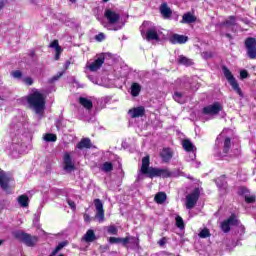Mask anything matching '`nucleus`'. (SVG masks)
Instances as JSON below:
<instances>
[{
  "instance_id": "nucleus-1",
  "label": "nucleus",
  "mask_w": 256,
  "mask_h": 256,
  "mask_svg": "<svg viewBox=\"0 0 256 256\" xmlns=\"http://www.w3.org/2000/svg\"><path fill=\"white\" fill-rule=\"evenodd\" d=\"M149 165V156H145L142 159V166L140 171L143 175L150 177V179H153V177H163L164 179H167L173 176V173L169 171V168H153L149 167Z\"/></svg>"
},
{
  "instance_id": "nucleus-2",
  "label": "nucleus",
  "mask_w": 256,
  "mask_h": 256,
  "mask_svg": "<svg viewBox=\"0 0 256 256\" xmlns=\"http://www.w3.org/2000/svg\"><path fill=\"white\" fill-rule=\"evenodd\" d=\"M9 133L12 139V147H10V149L17 151V147H19V144L23 141L21 137H23L25 133V124L17 119L13 120L9 127Z\"/></svg>"
},
{
  "instance_id": "nucleus-3",
  "label": "nucleus",
  "mask_w": 256,
  "mask_h": 256,
  "mask_svg": "<svg viewBox=\"0 0 256 256\" xmlns=\"http://www.w3.org/2000/svg\"><path fill=\"white\" fill-rule=\"evenodd\" d=\"M28 104L36 115L43 117V112L45 111V95L37 90L34 91L28 97Z\"/></svg>"
},
{
  "instance_id": "nucleus-4",
  "label": "nucleus",
  "mask_w": 256,
  "mask_h": 256,
  "mask_svg": "<svg viewBox=\"0 0 256 256\" xmlns=\"http://www.w3.org/2000/svg\"><path fill=\"white\" fill-rule=\"evenodd\" d=\"M104 17L107 19L109 25H116L110 28L111 31H119V29H122L125 25L124 23L119 22L121 21V14L111 8L105 10Z\"/></svg>"
},
{
  "instance_id": "nucleus-5",
  "label": "nucleus",
  "mask_w": 256,
  "mask_h": 256,
  "mask_svg": "<svg viewBox=\"0 0 256 256\" xmlns=\"http://www.w3.org/2000/svg\"><path fill=\"white\" fill-rule=\"evenodd\" d=\"M222 71L228 83L231 85L232 89H234V91H236V93L240 97H243V92L241 91V88L239 87V83H237L235 76H233V73H231V70H229L227 66H223Z\"/></svg>"
},
{
  "instance_id": "nucleus-6",
  "label": "nucleus",
  "mask_w": 256,
  "mask_h": 256,
  "mask_svg": "<svg viewBox=\"0 0 256 256\" xmlns=\"http://www.w3.org/2000/svg\"><path fill=\"white\" fill-rule=\"evenodd\" d=\"M14 237L19 241H22V243H25L27 247H35L37 241H39L37 236H31V234L24 233L21 231L14 232Z\"/></svg>"
},
{
  "instance_id": "nucleus-7",
  "label": "nucleus",
  "mask_w": 256,
  "mask_h": 256,
  "mask_svg": "<svg viewBox=\"0 0 256 256\" xmlns=\"http://www.w3.org/2000/svg\"><path fill=\"white\" fill-rule=\"evenodd\" d=\"M182 147L184 150L187 151L188 156L186 157V161H195V158L197 157L195 152L197 151V148L195 145H193V142L189 139H184L182 141Z\"/></svg>"
},
{
  "instance_id": "nucleus-8",
  "label": "nucleus",
  "mask_w": 256,
  "mask_h": 256,
  "mask_svg": "<svg viewBox=\"0 0 256 256\" xmlns=\"http://www.w3.org/2000/svg\"><path fill=\"white\" fill-rule=\"evenodd\" d=\"M223 111V105L219 102H215L214 104L208 105L203 108V115H208L209 117H215V115H219V112Z\"/></svg>"
},
{
  "instance_id": "nucleus-9",
  "label": "nucleus",
  "mask_w": 256,
  "mask_h": 256,
  "mask_svg": "<svg viewBox=\"0 0 256 256\" xmlns=\"http://www.w3.org/2000/svg\"><path fill=\"white\" fill-rule=\"evenodd\" d=\"M199 188H195L194 191L186 196V209H193L199 201Z\"/></svg>"
},
{
  "instance_id": "nucleus-10",
  "label": "nucleus",
  "mask_w": 256,
  "mask_h": 256,
  "mask_svg": "<svg viewBox=\"0 0 256 256\" xmlns=\"http://www.w3.org/2000/svg\"><path fill=\"white\" fill-rule=\"evenodd\" d=\"M11 181V176L7 174L5 171L0 170V187L2 191L5 193H11V186H9V182Z\"/></svg>"
},
{
  "instance_id": "nucleus-11",
  "label": "nucleus",
  "mask_w": 256,
  "mask_h": 256,
  "mask_svg": "<svg viewBox=\"0 0 256 256\" xmlns=\"http://www.w3.org/2000/svg\"><path fill=\"white\" fill-rule=\"evenodd\" d=\"M245 47L249 59H256V39L251 37L247 38L245 41Z\"/></svg>"
},
{
  "instance_id": "nucleus-12",
  "label": "nucleus",
  "mask_w": 256,
  "mask_h": 256,
  "mask_svg": "<svg viewBox=\"0 0 256 256\" xmlns=\"http://www.w3.org/2000/svg\"><path fill=\"white\" fill-rule=\"evenodd\" d=\"M238 224L239 220H237V217L235 215H231L227 220L221 222L220 227L223 233H229L231 231V227Z\"/></svg>"
},
{
  "instance_id": "nucleus-13",
  "label": "nucleus",
  "mask_w": 256,
  "mask_h": 256,
  "mask_svg": "<svg viewBox=\"0 0 256 256\" xmlns=\"http://www.w3.org/2000/svg\"><path fill=\"white\" fill-rule=\"evenodd\" d=\"M94 207L96 209V219H98L99 223H103V221H105V210L103 209V202L101 199H94Z\"/></svg>"
},
{
  "instance_id": "nucleus-14",
  "label": "nucleus",
  "mask_w": 256,
  "mask_h": 256,
  "mask_svg": "<svg viewBox=\"0 0 256 256\" xmlns=\"http://www.w3.org/2000/svg\"><path fill=\"white\" fill-rule=\"evenodd\" d=\"M63 163L64 171H66V173H72V171H75V162H73V158H71V154L69 152L64 153Z\"/></svg>"
},
{
  "instance_id": "nucleus-15",
  "label": "nucleus",
  "mask_w": 256,
  "mask_h": 256,
  "mask_svg": "<svg viewBox=\"0 0 256 256\" xmlns=\"http://www.w3.org/2000/svg\"><path fill=\"white\" fill-rule=\"evenodd\" d=\"M103 63H105V55L101 54L95 61L88 64L87 67L90 71L95 72L103 67Z\"/></svg>"
},
{
  "instance_id": "nucleus-16",
  "label": "nucleus",
  "mask_w": 256,
  "mask_h": 256,
  "mask_svg": "<svg viewBox=\"0 0 256 256\" xmlns=\"http://www.w3.org/2000/svg\"><path fill=\"white\" fill-rule=\"evenodd\" d=\"M128 114L132 119H137L139 117H143L145 115V107L139 106L136 108H132L128 111Z\"/></svg>"
},
{
  "instance_id": "nucleus-17",
  "label": "nucleus",
  "mask_w": 256,
  "mask_h": 256,
  "mask_svg": "<svg viewBox=\"0 0 256 256\" xmlns=\"http://www.w3.org/2000/svg\"><path fill=\"white\" fill-rule=\"evenodd\" d=\"M189 40V38L187 36L184 35H179V34H173L170 37V43H172V45H183V43H187V41Z\"/></svg>"
},
{
  "instance_id": "nucleus-18",
  "label": "nucleus",
  "mask_w": 256,
  "mask_h": 256,
  "mask_svg": "<svg viewBox=\"0 0 256 256\" xmlns=\"http://www.w3.org/2000/svg\"><path fill=\"white\" fill-rule=\"evenodd\" d=\"M240 195L244 196L246 203H255L256 197L255 195H250L249 190L245 187H241L239 190Z\"/></svg>"
},
{
  "instance_id": "nucleus-19",
  "label": "nucleus",
  "mask_w": 256,
  "mask_h": 256,
  "mask_svg": "<svg viewBox=\"0 0 256 256\" xmlns=\"http://www.w3.org/2000/svg\"><path fill=\"white\" fill-rule=\"evenodd\" d=\"M146 41H158L159 34H157V28L152 27L146 32L145 36Z\"/></svg>"
},
{
  "instance_id": "nucleus-20",
  "label": "nucleus",
  "mask_w": 256,
  "mask_h": 256,
  "mask_svg": "<svg viewBox=\"0 0 256 256\" xmlns=\"http://www.w3.org/2000/svg\"><path fill=\"white\" fill-rule=\"evenodd\" d=\"M160 13L164 19H170L171 15H173V11H171V8H169L167 3L161 4Z\"/></svg>"
},
{
  "instance_id": "nucleus-21",
  "label": "nucleus",
  "mask_w": 256,
  "mask_h": 256,
  "mask_svg": "<svg viewBox=\"0 0 256 256\" xmlns=\"http://www.w3.org/2000/svg\"><path fill=\"white\" fill-rule=\"evenodd\" d=\"M160 157L164 163H169L173 159V151L169 148H164L160 153Z\"/></svg>"
},
{
  "instance_id": "nucleus-22",
  "label": "nucleus",
  "mask_w": 256,
  "mask_h": 256,
  "mask_svg": "<svg viewBox=\"0 0 256 256\" xmlns=\"http://www.w3.org/2000/svg\"><path fill=\"white\" fill-rule=\"evenodd\" d=\"M96 239L97 236H95V231H93V229H89L83 236L82 241H85L86 243H93Z\"/></svg>"
},
{
  "instance_id": "nucleus-23",
  "label": "nucleus",
  "mask_w": 256,
  "mask_h": 256,
  "mask_svg": "<svg viewBox=\"0 0 256 256\" xmlns=\"http://www.w3.org/2000/svg\"><path fill=\"white\" fill-rule=\"evenodd\" d=\"M195 21H197V17H195V15H193L191 12H188L182 16L181 23L190 24V23H195Z\"/></svg>"
},
{
  "instance_id": "nucleus-24",
  "label": "nucleus",
  "mask_w": 256,
  "mask_h": 256,
  "mask_svg": "<svg viewBox=\"0 0 256 256\" xmlns=\"http://www.w3.org/2000/svg\"><path fill=\"white\" fill-rule=\"evenodd\" d=\"M79 103H80V105H82V107H84V109H88V111L93 109V102L91 100H89L88 98L80 97Z\"/></svg>"
},
{
  "instance_id": "nucleus-25",
  "label": "nucleus",
  "mask_w": 256,
  "mask_h": 256,
  "mask_svg": "<svg viewBox=\"0 0 256 256\" xmlns=\"http://www.w3.org/2000/svg\"><path fill=\"white\" fill-rule=\"evenodd\" d=\"M77 149H91V139L84 138L77 145Z\"/></svg>"
},
{
  "instance_id": "nucleus-26",
  "label": "nucleus",
  "mask_w": 256,
  "mask_h": 256,
  "mask_svg": "<svg viewBox=\"0 0 256 256\" xmlns=\"http://www.w3.org/2000/svg\"><path fill=\"white\" fill-rule=\"evenodd\" d=\"M177 62L180 65H185V67H191V65H193V61L183 55H180L177 59Z\"/></svg>"
},
{
  "instance_id": "nucleus-27",
  "label": "nucleus",
  "mask_w": 256,
  "mask_h": 256,
  "mask_svg": "<svg viewBox=\"0 0 256 256\" xmlns=\"http://www.w3.org/2000/svg\"><path fill=\"white\" fill-rule=\"evenodd\" d=\"M154 201L159 205H163V202L167 201V194H165V192H158L154 197Z\"/></svg>"
},
{
  "instance_id": "nucleus-28",
  "label": "nucleus",
  "mask_w": 256,
  "mask_h": 256,
  "mask_svg": "<svg viewBox=\"0 0 256 256\" xmlns=\"http://www.w3.org/2000/svg\"><path fill=\"white\" fill-rule=\"evenodd\" d=\"M17 201L20 207H29V197L27 195H20Z\"/></svg>"
},
{
  "instance_id": "nucleus-29",
  "label": "nucleus",
  "mask_w": 256,
  "mask_h": 256,
  "mask_svg": "<svg viewBox=\"0 0 256 256\" xmlns=\"http://www.w3.org/2000/svg\"><path fill=\"white\" fill-rule=\"evenodd\" d=\"M139 93H141V85H139L138 83H133L131 86L132 97H138Z\"/></svg>"
},
{
  "instance_id": "nucleus-30",
  "label": "nucleus",
  "mask_w": 256,
  "mask_h": 256,
  "mask_svg": "<svg viewBox=\"0 0 256 256\" xmlns=\"http://www.w3.org/2000/svg\"><path fill=\"white\" fill-rule=\"evenodd\" d=\"M216 185L219 189H227V180H225V176H221L216 179Z\"/></svg>"
},
{
  "instance_id": "nucleus-31",
  "label": "nucleus",
  "mask_w": 256,
  "mask_h": 256,
  "mask_svg": "<svg viewBox=\"0 0 256 256\" xmlns=\"http://www.w3.org/2000/svg\"><path fill=\"white\" fill-rule=\"evenodd\" d=\"M231 149V138L227 137L224 139V144H223V153L227 155L229 153V150Z\"/></svg>"
},
{
  "instance_id": "nucleus-32",
  "label": "nucleus",
  "mask_w": 256,
  "mask_h": 256,
  "mask_svg": "<svg viewBox=\"0 0 256 256\" xmlns=\"http://www.w3.org/2000/svg\"><path fill=\"white\" fill-rule=\"evenodd\" d=\"M173 99L180 104L185 103V96L181 92H175L173 95Z\"/></svg>"
},
{
  "instance_id": "nucleus-33",
  "label": "nucleus",
  "mask_w": 256,
  "mask_h": 256,
  "mask_svg": "<svg viewBox=\"0 0 256 256\" xmlns=\"http://www.w3.org/2000/svg\"><path fill=\"white\" fill-rule=\"evenodd\" d=\"M68 243L67 241L64 242H60L56 248L53 250V252L50 254V256H55L57 255V253H59V251H61V249H63V247H67Z\"/></svg>"
},
{
  "instance_id": "nucleus-34",
  "label": "nucleus",
  "mask_w": 256,
  "mask_h": 256,
  "mask_svg": "<svg viewBox=\"0 0 256 256\" xmlns=\"http://www.w3.org/2000/svg\"><path fill=\"white\" fill-rule=\"evenodd\" d=\"M44 141H46L47 143H55V141H57V135L55 134H51V133H48V134H45L44 137H43Z\"/></svg>"
},
{
  "instance_id": "nucleus-35",
  "label": "nucleus",
  "mask_w": 256,
  "mask_h": 256,
  "mask_svg": "<svg viewBox=\"0 0 256 256\" xmlns=\"http://www.w3.org/2000/svg\"><path fill=\"white\" fill-rule=\"evenodd\" d=\"M49 47H51V49H55L56 53H62L63 49L61 48V46H59V40H54Z\"/></svg>"
},
{
  "instance_id": "nucleus-36",
  "label": "nucleus",
  "mask_w": 256,
  "mask_h": 256,
  "mask_svg": "<svg viewBox=\"0 0 256 256\" xmlns=\"http://www.w3.org/2000/svg\"><path fill=\"white\" fill-rule=\"evenodd\" d=\"M102 171L105 173L113 171V164L111 162H105L102 166Z\"/></svg>"
},
{
  "instance_id": "nucleus-37",
  "label": "nucleus",
  "mask_w": 256,
  "mask_h": 256,
  "mask_svg": "<svg viewBox=\"0 0 256 256\" xmlns=\"http://www.w3.org/2000/svg\"><path fill=\"white\" fill-rule=\"evenodd\" d=\"M128 245L129 247H138L139 240L133 236H129Z\"/></svg>"
},
{
  "instance_id": "nucleus-38",
  "label": "nucleus",
  "mask_w": 256,
  "mask_h": 256,
  "mask_svg": "<svg viewBox=\"0 0 256 256\" xmlns=\"http://www.w3.org/2000/svg\"><path fill=\"white\" fill-rule=\"evenodd\" d=\"M210 236H211V233L209 232V229H207V228H204L199 233V237H201V239H207V237H210Z\"/></svg>"
},
{
  "instance_id": "nucleus-39",
  "label": "nucleus",
  "mask_w": 256,
  "mask_h": 256,
  "mask_svg": "<svg viewBox=\"0 0 256 256\" xmlns=\"http://www.w3.org/2000/svg\"><path fill=\"white\" fill-rule=\"evenodd\" d=\"M235 16H230L228 17V19L224 22V25H228L230 27H232L233 25H235Z\"/></svg>"
},
{
  "instance_id": "nucleus-40",
  "label": "nucleus",
  "mask_w": 256,
  "mask_h": 256,
  "mask_svg": "<svg viewBox=\"0 0 256 256\" xmlns=\"http://www.w3.org/2000/svg\"><path fill=\"white\" fill-rule=\"evenodd\" d=\"M65 73V71L63 72H59L57 75L53 76L50 79V83H55V81H59V79H61V77H63V74Z\"/></svg>"
},
{
  "instance_id": "nucleus-41",
  "label": "nucleus",
  "mask_w": 256,
  "mask_h": 256,
  "mask_svg": "<svg viewBox=\"0 0 256 256\" xmlns=\"http://www.w3.org/2000/svg\"><path fill=\"white\" fill-rule=\"evenodd\" d=\"M176 225L179 227V229H183L185 227V224L183 223V218L181 216L176 217Z\"/></svg>"
},
{
  "instance_id": "nucleus-42",
  "label": "nucleus",
  "mask_w": 256,
  "mask_h": 256,
  "mask_svg": "<svg viewBox=\"0 0 256 256\" xmlns=\"http://www.w3.org/2000/svg\"><path fill=\"white\" fill-rule=\"evenodd\" d=\"M14 79H21L23 77V73L19 70H15L11 73Z\"/></svg>"
},
{
  "instance_id": "nucleus-43",
  "label": "nucleus",
  "mask_w": 256,
  "mask_h": 256,
  "mask_svg": "<svg viewBox=\"0 0 256 256\" xmlns=\"http://www.w3.org/2000/svg\"><path fill=\"white\" fill-rule=\"evenodd\" d=\"M107 231H108V233L110 234V235H117V233H118V230H117V227H115V226H109L108 227V229H107Z\"/></svg>"
},
{
  "instance_id": "nucleus-44",
  "label": "nucleus",
  "mask_w": 256,
  "mask_h": 256,
  "mask_svg": "<svg viewBox=\"0 0 256 256\" xmlns=\"http://www.w3.org/2000/svg\"><path fill=\"white\" fill-rule=\"evenodd\" d=\"M120 243L124 246V247H129V236L126 238H120Z\"/></svg>"
},
{
  "instance_id": "nucleus-45",
  "label": "nucleus",
  "mask_w": 256,
  "mask_h": 256,
  "mask_svg": "<svg viewBox=\"0 0 256 256\" xmlns=\"http://www.w3.org/2000/svg\"><path fill=\"white\" fill-rule=\"evenodd\" d=\"M247 77H249V72H247V70H241L240 79H247Z\"/></svg>"
},
{
  "instance_id": "nucleus-46",
  "label": "nucleus",
  "mask_w": 256,
  "mask_h": 256,
  "mask_svg": "<svg viewBox=\"0 0 256 256\" xmlns=\"http://www.w3.org/2000/svg\"><path fill=\"white\" fill-rule=\"evenodd\" d=\"M23 83H25L26 85H33V78L31 77H26L22 79Z\"/></svg>"
},
{
  "instance_id": "nucleus-47",
  "label": "nucleus",
  "mask_w": 256,
  "mask_h": 256,
  "mask_svg": "<svg viewBox=\"0 0 256 256\" xmlns=\"http://www.w3.org/2000/svg\"><path fill=\"white\" fill-rule=\"evenodd\" d=\"M109 243H112V244L121 243V238L110 237V238H109Z\"/></svg>"
},
{
  "instance_id": "nucleus-48",
  "label": "nucleus",
  "mask_w": 256,
  "mask_h": 256,
  "mask_svg": "<svg viewBox=\"0 0 256 256\" xmlns=\"http://www.w3.org/2000/svg\"><path fill=\"white\" fill-rule=\"evenodd\" d=\"M67 203L69 205V207H71L73 210L77 209V205L75 204V202L71 199H67Z\"/></svg>"
},
{
  "instance_id": "nucleus-49",
  "label": "nucleus",
  "mask_w": 256,
  "mask_h": 256,
  "mask_svg": "<svg viewBox=\"0 0 256 256\" xmlns=\"http://www.w3.org/2000/svg\"><path fill=\"white\" fill-rule=\"evenodd\" d=\"M96 41H103L105 39V34L103 33H99L98 35H96L95 37Z\"/></svg>"
},
{
  "instance_id": "nucleus-50",
  "label": "nucleus",
  "mask_w": 256,
  "mask_h": 256,
  "mask_svg": "<svg viewBox=\"0 0 256 256\" xmlns=\"http://www.w3.org/2000/svg\"><path fill=\"white\" fill-rule=\"evenodd\" d=\"M165 243H167V238L163 237L162 239H160L158 241V245H160V247H163L165 245Z\"/></svg>"
},
{
  "instance_id": "nucleus-51",
  "label": "nucleus",
  "mask_w": 256,
  "mask_h": 256,
  "mask_svg": "<svg viewBox=\"0 0 256 256\" xmlns=\"http://www.w3.org/2000/svg\"><path fill=\"white\" fill-rule=\"evenodd\" d=\"M202 57H203L204 59H209V58L212 57V54H211V52H203V53H202Z\"/></svg>"
},
{
  "instance_id": "nucleus-52",
  "label": "nucleus",
  "mask_w": 256,
  "mask_h": 256,
  "mask_svg": "<svg viewBox=\"0 0 256 256\" xmlns=\"http://www.w3.org/2000/svg\"><path fill=\"white\" fill-rule=\"evenodd\" d=\"M84 221L85 223H89L91 221V217L89 216V214H84Z\"/></svg>"
},
{
  "instance_id": "nucleus-53",
  "label": "nucleus",
  "mask_w": 256,
  "mask_h": 256,
  "mask_svg": "<svg viewBox=\"0 0 256 256\" xmlns=\"http://www.w3.org/2000/svg\"><path fill=\"white\" fill-rule=\"evenodd\" d=\"M5 7V0H0V9H3Z\"/></svg>"
},
{
  "instance_id": "nucleus-54",
  "label": "nucleus",
  "mask_w": 256,
  "mask_h": 256,
  "mask_svg": "<svg viewBox=\"0 0 256 256\" xmlns=\"http://www.w3.org/2000/svg\"><path fill=\"white\" fill-rule=\"evenodd\" d=\"M61 55V52H56V55H55V60L56 61H59V56Z\"/></svg>"
},
{
  "instance_id": "nucleus-55",
  "label": "nucleus",
  "mask_w": 256,
  "mask_h": 256,
  "mask_svg": "<svg viewBox=\"0 0 256 256\" xmlns=\"http://www.w3.org/2000/svg\"><path fill=\"white\" fill-rule=\"evenodd\" d=\"M69 65H71V62H66L65 63V69H69Z\"/></svg>"
},
{
  "instance_id": "nucleus-56",
  "label": "nucleus",
  "mask_w": 256,
  "mask_h": 256,
  "mask_svg": "<svg viewBox=\"0 0 256 256\" xmlns=\"http://www.w3.org/2000/svg\"><path fill=\"white\" fill-rule=\"evenodd\" d=\"M226 37H227L228 39H233V37H232L231 34H229V33L226 34Z\"/></svg>"
},
{
  "instance_id": "nucleus-57",
  "label": "nucleus",
  "mask_w": 256,
  "mask_h": 256,
  "mask_svg": "<svg viewBox=\"0 0 256 256\" xmlns=\"http://www.w3.org/2000/svg\"><path fill=\"white\" fill-rule=\"evenodd\" d=\"M70 1V3H76L77 2V0H69Z\"/></svg>"
},
{
  "instance_id": "nucleus-58",
  "label": "nucleus",
  "mask_w": 256,
  "mask_h": 256,
  "mask_svg": "<svg viewBox=\"0 0 256 256\" xmlns=\"http://www.w3.org/2000/svg\"><path fill=\"white\" fill-rule=\"evenodd\" d=\"M109 0H103L104 3H107Z\"/></svg>"
},
{
  "instance_id": "nucleus-59",
  "label": "nucleus",
  "mask_w": 256,
  "mask_h": 256,
  "mask_svg": "<svg viewBox=\"0 0 256 256\" xmlns=\"http://www.w3.org/2000/svg\"><path fill=\"white\" fill-rule=\"evenodd\" d=\"M3 244V240H0V245H2Z\"/></svg>"
},
{
  "instance_id": "nucleus-60",
  "label": "nucleus",
  "mask_w": 256,
  "mask_h": 256,
  "mask_svg": "<svg viewBox=\"0 0 256 256\" xmlns=\"http://www.w3.org/2000/svg\"><path fill=\"white\" fill-rule=\"evenodd\" d=\"M58 256H65L64 254H59Z\"/></svg>"
},
{
  "instance_id": "nucleus-61",
  "label": "nucleus",
  "mask_w": 256,
  "mask_h": 256,
  "mask_svg": "<svg viewBox=\"0 0 256 256\" xmlns=\"http://www.w3.org/2000/svg\"><path fill=\"white\" fill-rule=\"evenodd\" d=\"M32 1V3H33V1H35V0H31Z\"/></svg>"
}]
</instances>
